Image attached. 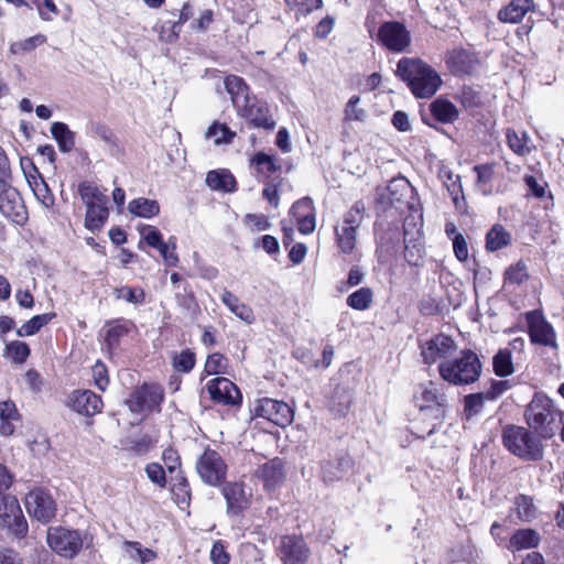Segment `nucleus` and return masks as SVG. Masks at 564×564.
I'll list each match as a JSON object with an SVG mask.
<instances>
[{"mask_svg": "<svg viewBox=\"0 0 564 564\" xmlns=\"http://www.w3.org/2000/svg\"><path fill=\"white\" fill-rule=\"evenodd\" d=\"M524 419L539 437L551 438L560 431L563 412L546 394L538 392L527 405Z\"/></svg>", "mask_w": 564, "mask_h": 564, "instance_id": "f257e3e1", "label": "nucleus"}, {"mask_svg": "<svg viewBox=\"0 0 564 564\" xmlns=\"http://www.w3.org/2000/svg\"><path fill=\"white\" fill-rule=\"evenodd\" d=\"M397 75L408 84L416 98L432 97L442 84L440 75L420 59L401 58L397 66Z\"/></svg>", "mask_w": 564, "mask_h": 564, "instance_id": "f03ea898", "label": "nucleus"}, {"mask_svg": "<svg viewBox=\"0 0 564 564\" xmlns=\"http://www.w3.org/2000/svg\"><path fill=\"white\" fill-rule=\"evenodd\" d=\"M481 372L482 364L471 349H463L459 356L438 364V373L442 380L457 387L478 381Z\"/></svg>", "mask_w": 564, "mask_h": 564, "instance_id": "7ed1b4c3", "label": "nucleus"}, {"mask_svg": "<svg viewBox=\"0 0 564 564\" xmlns=\"http://www.w3.org/2000/svg\"><path fill=\"white\" fill-rule=\"evenodd\" d=\"M365 212V204L357 200L335 225V246L340 254L351 256L357 250L358 231L364 221Z\"/></svg>", "mask_w": 564, "mask_h": 564, "instance_id": "20e7f679", "label": "nucleus"}, {"mask_svg": "<svg viewBox=\"0 0 564 564\" xmlns=\"http://www.w3.org/2000/svg\"><path fill=\"white\" fill-rule=\"evenodd\" d=\"M502 443L510 453L523 460H539L543 456L540 438L524 426L507 425L502 431Z\"/></svg>", "mask_w": 564, "mask_h": 564, "instance_id": "39448f33", "label": "nucleus"}, {"mask_svg": "<svg viewBox=\"0 0 564 564\" xmlns=\"http://www.w3.org/2000/svg\"><path fill=\"white\" fill-rule=\"evenodd\" d=\"M46 541L56 554L70 560L90 545L91 538L86 531L53 527L47 530Z\"/></svg>", "mask_w": 564, "mask_h": 564, "instance_id": "423d86ee", "label": "nucleus"}, {"mask_svg": "<svg viewBox=\"0 0 564 564\" xmlns=\"http://www.w3.org/2000/svg\"><path fill=\"white\" fill-rule=\"evenodd\" d=\"M227 464L220 454L214 449L207 448L196 462V471L203 482L209 486H219L226 479Z\"/></svg>", "mask_w": 564, "mask_h": 564, "instance_id": "0eeeda50", "label": "nucleus"}, {"mask_svg": "<svg viewBox=\"0 0 564 564\" xmlns=\"http://www.w3.org/2000/svg\"><path fill=\"white\" fill-rule=\"evenodd\" d=\"M448 387L438 381H426L417 386L414 399L420 410L436 409L437 416L444 415V409L447 406Z\"/></svg>", "mask_w": 564, "mask_h": 564, "instance_id": "6e6552de", "label": "nucleus"}, {"mask_svg": "<svg viewBox=\"0 0 564 564\" xmlns=\"http://www.w3.org/2000/svg\"><path fill=\"white\" fill-rule=\"evenodd\" d=\"M375 40L391 52L402 53L411 44V34L402 22L386 21L378 28Z\"/></svg>", "mask_w": 564, "mask_h": 564, "instance_id": "1a4fd4ad", "label": "nucleus"}, {"mask_svg": "<svg viewBox=\"0 0 564 564\" xmlns=\"http://www.w3.org/2000/svg\"><path fill=\"white\" fill-rule=\"evenodd\" d=\"M421 356L425 365H433L449 360V358L457 351V344L455 340L445 334H437L420 345Z\"/></svg>", "mask_w": 564, "mask_h": 564, "instance_id": "9d476101", "label": "nucleus"}, {"mask_svg": "<svg viewBox=\"0 0 564 564\" xmlns=\"http://www.w3.org/2000/svg\"><path fill=\"white\" fill-rule=\"evenodd\" d=\"M0 521L18 538H23L28 532V522L18 499L12 495L0 497Z\"/></svg>", "mask_w": 564, "mask_h": 564, "instance_id": "9b49d317", "label": "nucleus"}, {"mask_svg": "<svg viewBox=\"0 0 564 564\" xmlns=\"http://www.w3.org/2000/svg\"><path fill=\"white\" fill-rule=\"evenodd\" d=\"M530 340L545 347L557 349L556 333L545 319L541 311L534 310L525 313Z\"/></svg>", "mask_w": 564, "mask_h": 564, "instance_id": "f8f14e48", "label": "nucleus"}, {"mask_svg": "<svg viewBox=\"0 0 564 564\" xmlns=\"http://www.w3.org/2000/svg\"><path fill=\"white\" fill-rule=\"evenodd\" d=\"M254 415L263 417L278 426L285 427L293 422V410L283 401L263 398L257 401Z\"/></svg>", "mask_w": 564, "mask_h": 564, "instance_id": "ddd939ff", "label": "nucleus"}, {"mask_svg": "<svg viewBox=\"0 0 564 564\" xmlns=\"http://www.w3.org/2000/svg\"><path fill=\"white\" fill-rule=\"evenodd\" d=\"M0 212L17 224L26 220V209L19 191L10 181L0 183Z\"/></svg>", "mask_w": 564, "mask_h": 564, "instance_id": "4468645a", "label": "nucleus"}, {"mask_svg": "<svg viewBox=\"0 0 564 564\" xmlns=\"http://www.w3.org/2000/svg\"><path fill=\"white\" fill-rule=\"evenodd\" d=\"M276 554L283 564H304L308 560L310 549L300 535H283L276 546Z\"/></svg>", "mask_w": 564, "mask_h": 564, "instance_id": "2eb2a0df", "label": "nucleus"}, {"mask_svg": "<svg viewBox=\"0 0 564 564\" xmlns=\"http://www.w3.org/2000/svg\"><path fill=\"white\" fill-rule=\"evenodd\" d=\"M163 401V390L158 384H143L137 388L127 400L132 412L142 413L152 411Z\"/></svg>", "mask_w": 564, "mask_h": 564, "instance_id": "dca6fc26", "label": "nucleus"}, {"mask_svg": "<svg viewBox=\"0 0 564 564\" xmlns=\"http://www.w3.org/2000/svg\"><path fill=\"white\" fill-rule=\"evenodd\" d=\"M25 508L31 517L42 522H48L56 511L55 501L43 489H34L26 495Z\"/></svg>", "mask_w": 564, "mask_h": 564, "instance_id": "f3484780", "label": "nucleus"}, {"mask_svg": "<svg viewBox=\"0 0 564 564\" xmlns=\"http://www.w3.org/2000/svg\"><path fill=\"white\" fill-rule=\"evenodd\" d=\"M237 112L253 128H262L265 130H273L275 128L276 122L270 115L268 105L258 100L256 97H252L247 105L237 109Z\"/></svg>", "mask_w": 564, "mask_h": 564, "instance_id": "a211bd4d", "label": "nucleus"}, {"mask_svg": "<svg viewBox=\"0 0 564 564\" xmlns=\"http://www.w3.org/2000/svg\"><path fill=\"white\" fill-rule=\"evenodd\" d=\"M206 389L214 402L225 405H237L241 402L240 390L227 378L217 377L208 381Z\"/></svg>", "mask_w": 564, "mask_h": 564, "instance_id": "6ab92c4d", "label": "nucleus"}, {"mask_svg": "<svg viewBox=\"0 0 564 564\" xmlns=\"http://www.w3.org/2000/svg\"><path fill=\"white\" fill-rule=\"evenodd\" d=\"M221 494L226 500L227 514L231 517L238 516L242 510L247 509L250 503L251 492L246 490L242 482H227L221 489Z\"/></svg>", "mask_w": 564, "mask_h": 564, "instance_id": "aec40b11", "label": "nucleus"}, {"mask_svg": "<svg viewBox=\"0 0 564 564\" xmlns=\"http://www.w3.org/2000/svg\"><path fill=\"white\" fill-rule=\"evenodd\" d=\"M68 405L77 413L95 415L102 409L101 398L90 390H77L69 395Z\"/></svg>", "mask_w": 564, "mask_h": 564, "instance_id": "412c9836", "label": "nucleus"}, {"mask_svg": "<svg viewBox=\"0 0 564 564\" xmlns=\"http://www.w3.org/2000/svg\"><path fill=\"white\" fill-rule=\"evenodd\" d=\"M257 476L262 480L267 490H274L283 482L285 477L282 460L280 458H273L259 466Z\"/></svg>", "mask_w": 564, "mask_h": 564, "instance_id": "4be33fe9", "label": "nucleus"}, {"mask_svg": "<svg viewBox=\"0 0 564 564\" xmlns=\"http://www.w3.org/2000/svg\"><path fill=\"white\" fill-rule=\"evenodd\" d=\"M534 7L533 0H511L498 11V20L503 23H520Z\"/></svg>", "mask_w": 564, "mask_h": 564, "instance_id": "5701e85b", "label": "nucleus"}, {"mask_svg": "<svg viewBox=\"0 0 564 564\" xmlns=\"http://www.w3.org/2000/svg\"><path fill=\"white\" fill-rule=\"evenodd\" d=\"M224 84L236 110L247 105L253 97L250 95L248 85L239 76L229 75L225 78Z\"/></svg>", "mask_w": 564, "mask_h": 564, "instance_id": "b1692460", "label": "nucleus"}, {"mask_svg": "<svg viewBox=\"0 0 564 564\" xmlns=\"http://www.w3.org/2000/svg\"><path fill=\"white\" fill-rule=\"evenodd\" d=\"M422 224L417 223L414 217L410 216L404 219L403 224V236H404V249L405 258L409 263H413V249H416V241L422 236Z\"/></svg>", "mask_w": 564, "mask_h": 564, "instance_id": "393cba45", "label": "nucleus"}, {"mask_svg": "<svg viewBox=\"0 0 564 564\" xmlns=\"http://www.w3.org/2000/svg\"><path fill=\"white\" fill-rule=\"evenodd\" d=\"M350 468V459L349 458H338L335 462H324L322 464V478L326 484H333L337 480H340L344 475Z\"/></svg>", "mask_w": 564, "mask_h": 564, "instance_id": "a878e982", "label": "nucleus"}, {"mask_svg": "<svg viewBox=\"0 0 564 564\" xmlns=\"http://www.w3.org/2000/svg\"><path fill=\"white\" fill-rule=\"evenodd\" d=\"M206 183L213 191L234 192L236 189V180L227 170L208 172Z\"/></svg>", "mask_w": 564, "mask_h": 564, "instance_id": "bb28decb", "label": "nucleus"}, {"mask_svg": "<svg viewBox=\"0 0 564 564\" xmlns=\"http://www.w3.org/2000/svg\"><path fill=\"white\" fill-rule=\"evenodd\" d=\"M28 183L33 191L36 199L45 207L50 208L55 203V197L48 185L41 175H29Z\"/></svg>", "mask_w": 564, "mask_h": 564, "instance_id": "cd10ccee", "label": "nucleus"}, {"mask_svg": "<svg viewBox=\"0 0 564 564\" xmlns=\"http://www.w3.org/2000/svg\"><path fill=\"white\" fill-rule=\"evenodd\" d=\"M109 216L107 204L86 206L85 227L90 231L102 228Z\"/></svg>", "mask_w": 564, "mask_h": 564, "instance_id": "c85d7f7f", "label": "nucleus"}, {"mask_svg": "<svg viewBox=\"0 0 564 564\" xmlns=\"http://www.w3.org/2000/svg\"><path fill=\"white\" fill-rule=\"evenodd\" d=\"M434 118L442 123H453L458 118V110L454 104L438 98L430 105Z\"/></svg>", "mask_w": 564, "mask_h": 564, "instance_id": "c756f323", "label": "nucleus"}, {"mask_svg": "<svg viewBox=\"0 0 564 564\" xmlns=\"http://www.w3.org/2000/svg\"><path fill=\"white\" fill-rule=\"evenodd\" d=\"M540 536L532 529H520L513 533L509 542V549L519 551L523 549H532L538 546Z\"/></svg>", "mask_w": 564, "mask_h": 564, "instance_id": "7c9ffc66", "label": "nucleus"}, {"mask_svg": "<svg viewBox=\"0 0 564 564\" xmlns=\"http://www.w3.org/2000/svg\"><path fill=\"white\" fill-rule=\"evenodd\" d=\"M441 180L446 186L453 203L456 207H459L460 199L464 200L463 187L460 183V176L454 174L449 169L442 167L438 172Z\"/></svg>", "mask_w": 564, "mask_h": 564, "instance_id": "2f4dec72", "label": "nucleus"}, {"mask_svg": "<svg viewBox=\"0 0 564 564\" xmlns=\"http://www.w3.org/2000/svg\"><path fill=\"white\" fill-rule=\"evenodd\" d=\"M128 210L137 217L152 218L160 213V205L155 199L139 197L129 203Z\"/></svg>", "mask_w": 564, "mask_h": 564, "instance_id": "473e14b6", "label": "nucleus"}, {"mask_svg": "<svg viewBox=\"0 0 564 564\" xmlns=\"http://www.w3.org/2000/svg\"><path fill=\"white\" fill-rule=\"evenodd\" d=\"M19 420L15 404L11 401L0 402V433L11 435L14 432V423Z\"/></svg>", "mask_w": 564, "mask_h": 564, "instance_id": "72a5a7b5", "label": "nucleus"}, {"mask_svg": "<svg viewBox=\"0 0 564 564\" xmlns=\"http://www.w3.org/2000/svg\"><path fill=\"white\" fill-rule=\"evenodd\" d=\"M51 133L56 140L62 152H70L75 148V134L63 122H54L51 126Z\"/></svg>", "mask_w": 564, "mask_h": 564, "instance_id": "f704fd0d", "label": "nucleus"}, {"mask_svg": "<svg viewBox=\"0 0 564 564\" xmlns=\"http://www.w3.org/2000/svg\"><path fill=\"white\" fill-rule=\"evenodd\" d=\"M510 241V234L501 225H495L486 236V247L489 251L500 250L507 247Z\"/></svg>", "mask_w": 564, "mask_h": 564, "instance_id": "c9c22d12", "label": "nucleus"}, {"mask_svg": "<svg viewBox=\"0 0 564 564\" xmlns=\"http://www.w3.org/2000/svg\"><path fill=\"white\" fill-rule=\"evenodd\" d=\"M388 193L392 204L401 203L413 194V187L406 178L398 177L389 183Z\"/></svg>", "mask_w": 564, "mask_h": 564, "instance_id": "e433bc0d", "label": "nucleus"}, {"mask_svg": "<svg viewBox=\"0 0 564 564\" xmlns=\"http://www.w3.org/2000/svg\"><path fill=\"white\" fill-rule=\"evenodd\" d=\"M78 192L86 206L108 203V197L90 182H82Z\"/></svg>", "mask_w": 564, "mask_h": 564, "instance_id": "4c0bfd02", "label": "nucleus"}, {"mask_svg": "<svg viewBox=\"0 0 564 564\" xmlns=\"http://www.w3.org/2000/svg\"><path fill=\"white\" fill-rule=\"evenodd\" d=\"M55 313H45L33 316L31 319L25 322L21 327L17 329L19 337H26L35 335L42 327L48 324L54 317Z\"/></svg>", "mask_w": 564, "mask_h": 564, "instance_id": "58836bf2", "label": "nucleus"}, {"mask_svg": "<svg viewBox=\"0 0 564 564\" xmlns=\"http://www.w3.org/2000/svg\"><path fill=\"white\" fill-rule=\"evenodd\" d=\"M494 372L498 377H508L513 373L512 352L509 349H499L492 358Z\"/></svg>", "mask_w": 564, "mask_h": 564, "instance_id": "ea45409f", "label": "nucleus"}, {"mask_svg": "<svg viewBox=\"0 0 564 564\" xmlns=\"http://www.w3.org/2000/svg\"><path fill=\"white\" fill-rule=\"evenodd\" d=\"M373 301L370 288H360L347 297V305L357 311L368 310Z\"/></svg>", "mask_w": 564, "mask_h": 564, "instance_id": "a19ab883", "label": "nucleus"}, {"mask_svg": "<svg viewBox=\"0 0 564 564\" xmlns=\"http://www.w3.org/2000/svg\"><path fill=\"white\" fill-rule=\"evenodd\" d=\"M31 354L29 345L21 340H13L6 345L4 356L13 362L22 365L26 361Z\"/></svg>", "mask_w": 564, "mask_h": 564, "instance_id": "79ce46f5", "label": "nucleus"}, {"mask_svg": "<svg viewBox=\"0 0 564 564\" xmlns=\"http://www.w3.org/2000/svg\"><path fill=\"white\" fill-rule=\"evenodd\" d=\"M514 508L518 518L522 521L529 522L536 516V508L532 499L528 496H518L514 500Z\"/></svg>", "mask_w": 564, "mask_h": 564, "instance_id": "37998d69", "label": "nucleus"}, {"mask_svg": "<svg viewBox=\"0 0 564 564\" xmlns=\"http://www.w3.org/2000/svg\"><path fill=\"white\" fill-rule=\"evenodd\" d=\"M506 139L509 148L516 154L525 155L527 153L530 152V149L528 147V137L525 132L519 134L513 129H507Z\"/></svg>", "mask_w": 564, "mask_h": 564, "instance_id": "c03bdc74", "label": "nucleus"}, {"mask_svg": "<svg viewBox=\"0 0 564 564\" xmlns=\"http://www.w3.org/2000/svg\"><path fill=\"white\" fill-rule=\"evenodd\" d=\"M124 546L128 556L141 564L149 563L155 558V553L150 549L142 547L139 542H126Z\"/></svg>", "mask_w": 564, "mask_h": 564, "instance_id": "a18cd8bd", "label": "nucleus"}, {"mask_svg": "<svg viewBox=\"0 0 564 564\" xmlns=\"http://www.w3.org/2000/svg\"><path fill=\"white\" fill-rule=\"evenodd\" d=\"M194 14L193 7L189 3H185L181 11L178 19L176 21L167 20L164 22L163 29H170L171 35L169 37L170 41L172 39H176L181 32V26L187 22Z\"/></svg>", "mask_w": 564, "mask_h": 564, "instance_id": "49530a36", "label": "nucleus"}, {"mask_svg": "<svg viewBox=\"0 0 564 564\" xmlns=\"http://www.w3.org/2000/svg\"><path fill=\"white\" fill-rule=\"evenodd\" d=\"M196 362L195 354L191 349H184L175 352L172 358V366L178 372H189Z\"/></svg>", "mask_w": 564, "mask_h": 564, "instance_id": "de8ad7c7", "label": "nucleus"}, {"mask_svg": "<svg viewBox=\"0 0 564 564\" xmlns=\"http://www.w3.org/2000/svg\"><path fill=\"white\" fill-rule=\"evenodd\" d=\"M46 42V36L43 34H36L34 36L28 37L25 40L13 42L10 45V53L11 54H21L25 52H31L35 47L44 44Z\"/></svg>", "mask_w": 564, "mask_h": 564, "instance_id": "09e8293b", "label": "nucleus"}, {"mask_svg": "<svg viewBox=\"0 0 564 564\" xmlns=\"http://www.w3.org/2000/svg\"><path fill=\"white\" fill-rule=\"evenodd\" d=\"M232 132L226 124L213 123L206 131L207 139H214L215 144L230 143L235 138Z\"/></svg>", "mask_w": 564, "mask_h": 564, "instance_id": "8fccbe9b", "label": "nucleus"}, {"mask_svg": "<svg viewBox=\"0 0 564 564\" xmlns=\"http://www.w3.org/2000/svg\"><path fill=\"white\" fill-rule=\"evenodd\" d=\"M528 279L529 272L523 261H518L516 264L510 265L505 273L506 282L514 285H520Z\"/></svg>", "mask_w": 564, "mask_h": 564, "instance_id": "3c124183", "label": "nucleus"}, {"mask_svg": "<svg viewBox=\"0 0 564 564\" xmlns=\"http://www.w3.org/2000/svg\"><path fill=\"white\" fill-rule=\"evenodd\" d=\"M228 368V359L219 352L210 354L205 362L204 371L207 376L225 373Z\"/></svg>", "mask_w": 564, "mask_h": 564, "instance_id": "603ef678", "label": "nucleus"}, {"mask_svg": "<svg viewBox=\"0 0 564 564\" xmlns=\"http://www.w3.org/2000/svg\"><path fill=\"white\" fill-rule=\"evenodd\" d=\"M128 333V327L126 323L116 322L107 326L105 330V341L108 348H113Z\"/></svg>", "mask_w": 564, "mask_h": 564, "instance_id": "864d4df0", "label": "nucleus"}, {"mask_svg": "<svg viewBox=\"0 0 564 564\" xmlns=\"http://www.w3.org/2000/svg\"><path fill=\"white\" fill-rule=\"evenodd\" d=\"M360 97L357 95H354L349 98L344 110L345 120L364 121L367 118L366 110L358 107Z\"/></svg>", "mask_w": 564, "mask_h": 564, "instance_id": "5fc2aeb1", "label": "nucleus"}, {"mask_svg": "<svg viewBox=\"0 0 564 564\" xmlns=\"http://www.w3.org/2000/svg\"><path fill=\"white\" fill-rule=\"evenodd\" d=\"M119 300H124L132 304H142L145 301V293L141 288L121 286L115 290Z\"/></svg>", "mask_w": 564, "mask_h": 564, "instance_id": "6e6d98bb", "label": "nucleus"}, {"mask_svg": "<svg viewBox=\"0 0 564 564\" xmlns=\"http://www.w3.org/2000/svg\"><path fill=\"white\" fill-rule=\"evenodd\" d=\"M352 401L351 392L343 387H337L334 391V411L344 415Z\"/></svg>", "mask_w": 564, "mask_h": 564, "instance_id": "4d7b16f0", "label": "nucleus"}, {"mask_svg": "<svg viewBox=\"0 0 564 564\" xmlns=\"http://www.w3.org/2000/svg\"><path fill=\"white\" fill-rule=\"evenodd\" d=\"M167 267H176L178 264V256L176 254L175 238L172 237L163 243V247L156 248Z\"/></svg>", "mask_w": 564, "mask_h": 564, "instance_id": "13d9d810", "label": "nucleus"}, {"mask_svg": "<svg viewBox=\"0 0 564 564\" xmlns=\"http://www.w3.org/2000/svg\"><path fill=\"white\" fill-rule=\"evenodd\" d=\"M286 6L302 15H307L322 7V0H284Z\"/></svg>", "mask_w": 564, "mask_h": 564, "instance_id": "bf43d9fd", "label": "nucleus"}, {"mask_svg": "<svg viewBox=\"0 0 564 564\" xmlns=\"http://www.w3.org/2000/svg\"><path fill=\"white\" fill-rule=\"evenodd\" d=\"M252 162L259 166L262 171H267L269 173H274L280 170L281 165L275 156L265 154L263 152L257 153Z\"/></svg>", "mask_w": 564, "mask_h": 564, "instance_id": "052dcab7", "label": "nucleus"}, {"mask_svg": "<svg viewBox=\"0 0 564 564\" xmlns=\"http://www.w3.org/2000/svg\"><path fill=\"white\" fill-rule=\"evenodd\" d=\"M486 401L488 400L484 391L468 394L464 398L465 411L469 414H477L481 411Z\"/></svg>", "mask_w": 564, "mask_h": 564, "instance_id": "680f3d73", "label": "nucleus"}, {"mask_svg": "<svg viewBox=\"0 0 564 564\" xmlns=\"http://www.w3.org/2000/svg\"><path fill=\"white\" fill-rule=\"evenodd\" d=\"M315 213L313 200L310 197H304L295 202L290 210L292 217L296 220L303 216H308Z\"/></svg>", "mask_w": 564, "mask_h": 564, "instance_id": "e2e57ef3", "label": "nucleus"}, {"mask_svg": "<svg viewBox=\"0 0 564 564\" xmlns=\"http://www.w3.org/2000/svg\"><path fill=\"white\" fill-rule=\"evenodd\" d=\"M140 234L142 236V238L144 239V241L150 247H152L154 249H156L159 247H163V243L165 242V241H163L162 234L155 227L144 226L140 230Z\"/></svg>", "mask_w": 564, "mask_h": 564, "instance_id": "0e129e2a", "label": "nucleus"}, {"mask_svg": "<svg viewBox=\"0 0 564 564\" xmlns=\"http://www.w3.org/2000/svg\"><path fill=\"white\" fill-rule=\"evenodd\" d=\"M511 388V384L508 380H492L487 390H485V394L487 400L496 401L500 398L507 390Z\"/></svg>", "mask_w": 564, "mask_h": 564, "instance_id": "69168bd1", "label": "nucleus"}, {"mask_svg": "<svg viewBox=\"0 0 564 564\" xmlns=\"http://www.w3.org/2000/svg\"><path fill=\"white\" fill-rule=\"evenodd\" d=\"M148 478L159 487L163 488L166 485L165 471L158 463L148 464L145 467Z\"/></svg>", "mask_w": 564, "mask_h": 564, "instance_id": "338daca9", "label": "nucleus"}, {"mask_svg": "<svg viewBox=\"0 0 564 564\" xmlns=\"http://www.w3.org/2000/svg\"><path fill=\"white\" fill-rule=\"evenodd\" d=\"M210 560L213 564H228L230 556L226 551L223 541H216L210 551Z\"/></svg>", "mask_w": 564, "mask_h": 564, "instance_id": "774afa93", "label": "nucleus"}]
</instances>
